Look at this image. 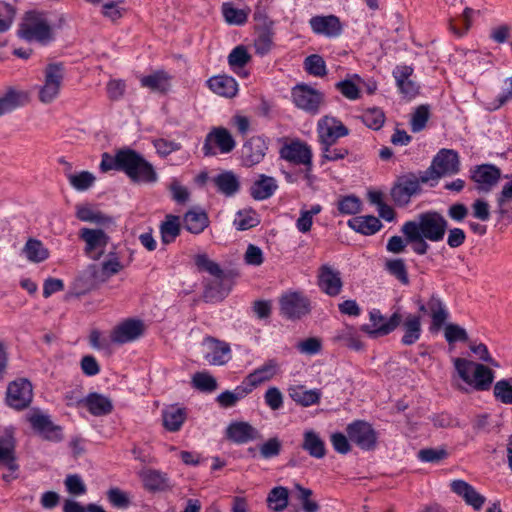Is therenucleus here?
I'll return each instance as SVG.
<instances>
[{
    "label": "nucleus",
    "mask_w": 512,
    "mask_h": 512,
    "mask_svg": "<svg viewBox=\"0 0 512 512\" xmlns=\"http://www.w3.org/2000/svg\"><path fill=\"white\" fill-rule=\"evenodd\" d=\"M447 228L448 221L441 213L427 211L420 213L415 220L405 222L401 232L415 254L425 255L430 248L428 241H442Z\"/></svg>",
    "instance_id": "obj_1"
},
{
    "label": "nucleus",
    "mask_w": 512,
    "mask_h": 512,
    "mask_svg": "<svg viewBox=\"0 0 512 512\" xmlns=\"http://www.w3.org/2000/svg\"><path fill=\"white\" fill-rule=\"evenodd\" d=\"M123 269V265L114 252L108 254V258L100 263H93L78 276L75 281V289L78 294H84L97 289L107 282L113 275Z\"/></svg>",
    "instance_id": "obj_2"
},
{
    "label": "nucleus",
    "mask_w": 512,
    "mask_h": 512,
    "mask_svg": "<svg viewBox=\"0 0 512 512\" xmlns=\"http://www.w3.org/2000/svg\"><path fill=\"white\" fill-rule=\"evenodd\" d=\"M118 170L123 171L134 183L151 184L158 180L153 165L130 148L120 149L116 153Z\"/></svg>",
    "instance_id": "obj_3"
},
{
    "label": "nucleus",
    "mask_w": 512,
    "mask_h": 512,
    "mask_svg": "<svg viewBox=\"0 0 512 512\" xmlns=\"http://www.w3.org/2000/svg\"><path fill=\"white\" fill-rule=\"evenodd\" d=\"M453 363L458 376L474 390L488 391L491 388L495 376L488 366L460 357Z\"/></svg>",
    "instance_id": "obj_4"
},
{
    "label": "nucleus",
    "mask_w": 512,
    "mask_h": 512,
    "mask_svg": "<svg viewBox=\"0 0 512 512\" xmlns=\"http://www.w3.org/2000/svg\"><path fill=\"white\" fill-rule=\"evenodd\" d=\"M18 37L28 42L47 45L54 40V32L43 12L27 11L17 31Z\"/></svg>",
    "instance_id": "obj_5"
},
{
    "label": "nucleus",
    "mask_w": 512,
    "mask_h": 512,
    "mask_svg": "<svg viewBox=\"0 0 512 512\" xmlns=\"http://www.w3.org/2000/svg\"><path fill=\"white\" fill-rule=\"evenodd\" d=\"M65 75L63 63H49L43 70V84L38 87V100L45 105L53 103L60 95Z\"/></svg>",
    "instance_id": "obj_6"
},
{
    "label": "nucleus",
    "mask_w": 512,
    "mask_h": 512,
    "mask_svg": "<svg viewBox=\"0 0 512 512\" xmlns=\"http://www.w3.org/2000/svg\"><path fill=\"white\" fill-rule=\"evenodd\" d=\"M460 170L459 156L451 149H441L434 157L431 166L423 172L422 184L437 180L444 175L457 174Z\"/></svg>",
    "instance_id": "obj_7"
},
{
    "label": "nucleus",
    "mask_w": 512,
    "mask_h": 512,
    "mask_svg": "<svg viewBox=\"0 0 512 512\" xmlns=\"http://www.w3.org/2000/svg\"><path fill=\"white\" fill-rule=\"evenodd\" d=\"M27 420L33 431L42 437V439L50 442H60L63 440V428L56 425L48 414L43 413L40 409H33L27 416Z\"/></svg>",
    "instance_id": "obj_8"
},
{
    "label": "nucleus",
    "mask_w": 512,
    "mask_h": 512,
    "mask_svg": "<svg viewBox=\"0 0 512 512\" xmlns=\"http://www.w3.org/2000/svg\"><path fill=\"white\" fill-rule=\"evenodd\" d=\"M422 177L423 172H420L419 176L414 173H408L398 178L390 193L397 206H406L412 196L421 192L420 184L422 183Z\"/></svg>",
    "instance_id": "obj_9"
},
{
    "label": "nucleus",
    "mask_w": 512,
    "mask_h": 512,
    "mask_svg": "<svg viewBox=\"0 0 512 512\" xmlns=\"http://www.w3.org/2000/svg\"><path fill=\"white\" fill-rule=\"evenodd\" d=\"M214 280L210 281L203 292L202 298L206 303L222 301L231 291L236 274L233 271H221L213 274Z\"/></svg>",
    "instance_id": "obj_10"
},
{
    "label": "nucleus",
    "mask_w": 512,
    "mask_h": 512,
    "mask_svg": "<svg viewBox=\"0 0 512 512\" xmlns=\"http://www.w3.org/2000/svg\"><path fill=\"white\" fill-rule=\"evenodd\" d=\"M294 104L301 110L310 114H317L324 102V95L307 84H298L292 89Z\"/></svg>",
    "instance_id": "obj_11"
},
{
    "label": "nucleus",
    "mask_w": 512,
    "mask_h": 512,
    "mask_svg": "<svg viewBox=\"0 0 512 512\" xmlns=\"http://www.w3.org/2000/svg\"><path fill=\"white\" fill-rule=\"evenodd\" d=\"M33 399L32 384L27 379H18L9 383L6 391V403L16 409L27 408Z\"/></svg>",
    "instance_id": "obj_12"
},
{
    "label": "nucleus",
    "mask_w": 512,
    "mask_h": 512,
    "mask_svg": "<svg viewBox=\"0 0 512 512\" xmlns=\"http://www.w3.org/2000/svg\"><path fill=\"white\" fill-rule=\"evenodd\" d=\"M79 238L85 242V253L93 259L99 260L104 254L110 237L102 229L82 228Z\"/></svg>",
    "instance_id": "obj_13"
},
{
    "label": "nucleus",
    "mask_w": 512,
    "mask_h": 512,
    "mask_svg": "<svg viewBox=\"0 0 512 512\" xmlns=\"http://www.w3.org/2000/svg\"><path fill=\"white\" fill-rule=\"evenodd\" d=\"M346 432L350 441L363 450H373L376 447L377 435L373 427L365 421H355L349 424Z\"/></svg>",
    "instance_id": "obj_14"
},
{
    "label": "nucleus",
    "mask_w": 512,
    "mask_h": 512,
    "mask_svg": "<svg viewBox=\"0 0 512 512\" xmlns=\"http://www.w3.org/2000/svg\"><path fill=\"white\" fill-rule=\"evenodd\" d=\"M213 143L223 154L230 153L236 146V142L231 133L224 127H214L207 134L203 145V152L205 156L216 155V151L212 145Z\"/></svg>",
    "instance_id": "obj_15"
},
{
    "label": "nucleus",
    "mask_w": 512,
    "mask_h": 512,
    "mask_svg": "<svg viewBox=\"0 0 512 512\" xmlns=\"http://www.w3.org/2000/svg\"><path fill=\"white\" fill-rule=\"evenodd\" d=\"M369 316L373 327L363 325L361 330L373 338L391 333L401 324L402 321V316L398 312L393 313L385 323H383L384 317L381 315L379 310L371 311Z\"/></svg>",
    "instance_id": "obj_16"
},
{
    "label": "nucleus",
    "mask_w": 512,
    "mask_h": 512,
    "mask_svg": "<svg viewBox=\"0 0 512 512\" xmlns=\"http://www.w3.org/2000/svg\"><path fill=\"white\" fill-rule=\"evenodd\" d=\"M348 133L349 130L333 117L325 116L318 122V135L322 146H332Z\"/></svg>",
    "instance_id": "obj_17"
},
{
    "label": "nucleus",
    "mask_w": 512,
    "mask_h": 512,
    "mask_svg": "<svg viewBox=\"0 0 512 512\" xmlns=\"http://www.w3.org/2000/svg\"><path fill=\"white\" fill-rule=\"evenodd\" d=\"M470 178L477 186L479 192L488 193L501 177L500 169L491 164H482L471 169Z\"/></svg>",
    "instance_id": "obj_18"
},
{
    "label": "nucleus",
    "mask_w": 512,
    "mask_h": 512,
    "mask_svg": "<svg viewBox=\"0 0 512 512\" xmlns=\"http://www.w3.org/2000/svg\"><path fill=\"white\" fill-rule=\"evenodd\" d=\"M203 346L208 350L204 357L212 366H223L231 359V348L225 341L207 336L203 340Z\"/></svg>",
    "instance_id": "obj_19"
},
{
    "label": "nucleus",
    "mask_w": 512,
    "mask_h": 512,
    "mask_svg": "<svg viewBox=\"0 0 512 512\" xmlns=\"http://www.w3.org/2000/svg\"><path fill=\"white\" fill-rule=\"evenodd\" d=\"M144 333V323L139 319H126L118 324L111 332V341L115 344H125L138 339Z\"/></svg>",
    "instance_id": "obj_20"
},
{
    "label": "nucleus",
    "mask_w": 512,
    "mask_h": 512,
    "mask_svg": "<svg viewBox=\"0 0 512 512\" xmlns=\"http://www.w3.org/2000/svg\"><path fill=\"white\" fill-rule=\"evenodd\" d=\"M268 149L264 138L253 136L247 140L241 149V160L244 166L252 167L260 163L265 157Z\"/></svg>",
    "instance_id": "obj_21"
},
{
    "label": "nucleus",
    "mask_w": 512,
    "mask_h": 512,
    "mask_svg": "<svg viewBox=\"0 0 512 512\" xmlns=\"http://www.w3.org/2000/svg\"><path fill=\"white\" fill-rule=\"evenodd\" d=\"M281 312L289 319H299L309 312V301L299 293L284 295L280 300Z\"/></svg>",
    "instance_id": "obj_22"
},
{
    "label": "nucleus",
    "mask_w": 512,
    "mask_h": 512,
    "mask_svg": "<svg viewBox=\"0 0 512 512\" xmlns=\"http://www.w3.org/2000/svg\"><path fill=\"white\" fill-rule=\"evenodd\" d=\"M281 158L294 163L308 166V170L312 167V152L310 147L300 141H294L284 145L280 150Z\"/></svg>",
    "instance_id": "obj_23"
},
{
    "label": "nucleus",
    "mask_w": 512,
    "mask_h": 512,
    "mask_svg": "<svg viewBox=\"0 0 512 512\" xmlns=\"http://www.w3.org/2000/svg\"><path fill=\"white\" fill-rule=\"evenodd\" d=\"M318 286L329 296L339 295L343 286L340 272L328 264L322 265L318 273Z\"/></svg>",
    "instance_id": "obj_24"
},
{
    "label": "nucleus",
    "mask_w": 512,
    "mask_h": 512,
    "mask_svg": "<svg viewBox=\"0 0 512 512\" xmlns=\"http://www.w3.org/2000/svg\"><path fill=\"white\" fill-rule=\"evenodd\" d=\"M309 23L314 33L326 37H337L342 32L340 19L335 15L314 16Z\"/></svg>",
    "instance_id": "obj_25"
},
{
    "label": "nucleus",
    "mask_w": 512,
    "mask_h": 512,
    "mask_svg": "<svg viewBox=\"0 0 512 512\" xmlns=\"http://www.w3.org/2000/svg\"><path fill=\"white\" fill-rule=\"evenodd\" d=\"M412 74L413 68L407 65L397 66L393 71V76L400 92L408 99L417 96L420 89L418 83L410 79Z\"/></svg>",
    "instance_id": "obj_26"
},
{
    "label": "nucleus",
    "mask_w": 512,
    "mask_h": 512,
    "mask_svg": "<svg viewBox=\"0 0 512 512\" xmlns=\"http://www.w3.org/2000/svg\"><path fill=\"white\" fill-rule=\"evenodd\" d=\"M89 413L93 416H105L113 411L112 400L100 393L91 392L84 397V404Z\"/></svg>",
    "instance_id": "obj_27"
},
{
    "label": "nucleus",
    "mask_w": 512,
    "mask_h": 512,
    "mask_svg": "<svg viewBox=\"0 0 512 512\" xmlns=\"http://www.w3.org/2000/svg\"><path fill=\"white\" fill-rule=\"evenodd\" d=\"M451 489L475 510H480L485 502V497L479 494L473 486L464 480H454L451 483Z\"/></svg>",
    "instance_id": "obj_28"
},
{
    "label": "nucleus",
    "mask_w": 512,
    "mask_h": 512,
    "mask_svg": "<svg viewBox=\"0 0 512 512\" xmlns=\"http://www.w3.org/2000/svg\"><path fill=\"white\" fill-rule=\"evenodd\" d=\"M254 18L256 20L263 19V27L254 42L255 52L258 55L263 56L266 55L271 50L273 44V22L269 20L266 16L258 12L255 13Z\"/></svg>",
    "instance_id": "obj_29"
},
{
    "label": "nucleus",
    "mask_w": 512,
    "mask_h": 512,
    "mask_svg": "<svg viewBox=\"0 0 512 512\" xmlns=\"http://www.w3.org/2000/svg\"><path fill=\"white\" fill-rule=\"evenodd\" d=\"M226 435L232 442L242 444L258 438V431L248 422L231 423L226 429Z\"/></svg>",
    "instance_id": "obj_30"
},
{
    "label": "nucleus",
    "mask_w": 512,
    "mask_h": 512,
    "mask_svg": "<svg viewBox=\"0 0 512 512\" xmlns=\"http://www.w3.org/2000/svg\"><path fill=\"white\" fill-rule=\"evenodd\" d=\"M279 371V364L275 359L266 361L261 367L255 369L245 377V382L258 387L270 381Z\"/></svg>",
    "instance_id": "obj_31"
},
{
    "label": "nucleus",
    "mask_w": 512,
    "mask_h": 512,
    "mask_svg": "<svg viewBox=\"0 0 512 512\" xmlns=\"http://www.w3.org/2000/svg\"><path fill=\"white\" fill-rule=\"evenodd\" d=\"M208 87L216 94L232 98L238 92V84L236 80L227 75L213 76L207 81Z\"/></svg>",
    "instance_id": "obj_32"
},
{
    "label": "nucleus",
    "mask_w": 512,
    "mask_h": 512,
    "mask_svg": "<svg viewBox=\"0 0 512 512\" xmlns=\"http://www.w3.org/2000/svg\"><path fill=\"white\" fill-rule=\"evenodd\" d=\"M401 322L404 330L401 342L407 346L416 343L420 339L422 333L421 316L408 314Z\"/></svg>",
    "instance_id": "obj_33"
},
{
    "label": "nucleus",
    "mask_w": 512,
    "mask_h": 512,
    "mask_svg": "<svg viewBox=\"0 0 512 512\" xmlns=\"http://www.w3.org/2000/svg\"><path fill=\"white\" fill-rule=\"evenodd\" d=\"M75 215L82 222L94 223L100 226H110L114 223L112 217L99 210H94L88 204L77 205Z\"/></svg>",
    "instance_id": "obj_34"
},
{
    "label": "nucleus",
    "mask_w": 512,
    "mask_h": 512,
    "mask_svg": "<svg viewBox=\"0 0 512 512\" xmlns=\"http://www.w3.org/2000/svg\"><path fill=\"white\" fill-rule=\"evenodd\" d=\"M30 101V96L27 91L9 87L0 95V102L4 108L10 113L17 108H20Z\"/></svg>",
    "instance_id": "obj_35"
},
{
    "label": "nucleus",
    "mask_w": 512,
    "mask_h": 512,
    "mask_svg": "<svg viewBox=\"0 0 512 512\" xmlns=\"http://www.w3.org/2000/svg\"><path fill=\"white\" fill-rule=\"evenodd\" d=\"M171 77L163 70L154 72L153 74L143 76L140 79L142 87L148 88L153 92L165 94L170 90Z\"/></svg>",
    "instance_id": "obj_36"
},
{
    "label": "nucleus",
    "mask_w": 512,
    "mask_h": 512,
    "mask_svg": "<svg viewBox=\"0 0 512 512\" xmlns=\"http://www.w3.org/2000/svg\"><path fill=\"white\" fill-rule=\"evenodd\" d=\"M348 226L363 235H373L381 229L382 223L377 217L367 215L351 218Z\"/></svg>",
    "instance_id": "obj_37"
},
{
    "label": "nucleus",
    "mask_w": 512,
    "mask_h": 512,
    "mask_svg": "<svg viewBox=\"0 0 512 512\" xmlns=\"http://www.w3.org/2000/svg\"><path fill=\"white\" fill-rule=\"evenodd\" d=\"M23 254L32 263H42L50 256L49 250L36 238H28L23 249Z\"/></svg>",
    "instance_id": "obj_38"
},
{
    "label": "nucleus",
    "mask_w": 512,
    "mask_h": 512,
    "mask_svg": "<svg viewBox=\"0 0 512 512\" xmlns=\"http://www.w3.org/2000/svg\"><path fill=\"white\" fill-rule=\"evenodd\" d=\"M184 228L193 234H199L209 225V218L205 211L189 210L183 217Z\"/></svg>",
    "instance_id": "obj_39"
},
{
    "label": "nucleus",
    "mask_w": 512,
    "mask_h": 512,
    "mask_svg": "<svg viewBox=\"0 0 512 512\" xmlns=\"http://www.w3.org/2000/svg\"><path fill=\"white\" fill-rule=\"evenodd\" d=\"M161 241L163 244L168 245L175 241L181 232L180 217L168 214L165 220L160 224Z\"/></svg>",
    "instance_id": "obj_40"
},
{
    "label": "nucleus",
    "mask_w": 512,
    "mask_h": 512,
    "mask_svg": "<svg viewBox=\"0 0 512 512\" xmlns=\"http://www.w3.org/2000/svg\"><path fill=\"white\" fill-rule=\"evenodd\" d=\"M302 448L310 456L321 459L326 454L325 443L320 436L313 430L305 431L303 435Z\"/></svg>",
    "instance_id": "obj_41"
},
{
    "label": "nucleus",
    "mask_w": 512,
    "mask_h": 512,
    "mask_svg": "<svg viewBox=\"0 0 512 512\" xmlns=\"http://www.w3.org/2000/svg\"><path fill=\"white\" fill-rule=\"evenodd\" d=\"M163 426L170 432L178 431L186 419L184 408L170 406L163 410Z\"/></svg>",
    "instance_id": "obj_42"
},
{
    "label": "nucleus",
    "mask_w": 512,
    "mask_h": 512,
    "mask_svg": "<svg viewBox=\"0 0 512 512\" xmlns=\"http://www.w3.org/2000/svg\"><path fill=\"white\" fill-rule=\"evenodd\" d=\"M276 189L277 184L274 178L262 174L252 185L250 192L255 200H264L272 196Z\"/></svg>",
    "instance_id": "obj_43"
},
{
    "label": "nucleus",
    "mask_w": 512,
    "mask_h": 512,
    "mask_svg": "<svg viewBox=\"0 0 512 512\" xmlns=\"http://www.w3.org/2000/svg\"><path fill=\"white\" fill-rule=\"evenodd\" d=\"M213 181L218 190L226 196L234 195L240 188L239 180L232 171L220 173L213 179Z\"/></svg>",
    "instance_id": "obj_44"
},
{
    "label": "nucleus",
    "mask_w": 512,
    "mask_h": 512,
    "mask_svg": "<svg viewBox=\"0 0 512 512\" xmlns=\"http://www.w3.org/2000/svg\"><path fill=\"white\" fill-rule=\"evenodd\" d=\"M144 487L150 491L165 490L168 488V477L158 470L147 469L141 473Z\"/></svg>",
    "instance_id": "obj_45"
},
{
    "label": "nucleus",
    "mask_w": 512,
    "mask_h": 512,
    "mask_svg": "<svg viewBox=\"0 0 512 512\" xmlns=\"http://www.w3.org/2000/svg\"><path fill=\"white\" fill-rule=\"evenodd\" d=\"M267 506L275 512H281L287 508L289 504V490L283 486H277L268 493Z\"/></svg>",
    "instance_id": "obj_46"
},
{
    "label": "nucleus",
    "mask_w": 512,
    "mask_h": 512,
    "mask_svg": "<svg viewBox=\"0 0 512 512\" xmlns=\"http://www.w3.org/2000/svg\"><path fill=\"white\" fill-rule=\"evenodd\" d=\"M427 305L431 311V318H432L431 329L439 330L443 326L445 321L447 320L448 312L445 309L442 301L434 295H432L430 297Z\"/></svg>",
    "instance_id": "obj_47"
},
{
    "label": "nucleus",
    "mask_w": 512,
    "mask_h": 512,
    "mask_svg": "<svg viewBox=\"0 0 512 512\" xmlns=\"http://www.w3.org/2000/svg\"><path fill=\"white\" fill-rule=\"evenodd\" d=\"M385 270L395 277L402 285L407 286L410 283L405 261L401 258L389 259L385 262Z\"/></svg>",
    "instance_id": "obj_48"
},
{
    "label": "nucleus",
    "mask_w": 512,
    "mask_h": 512,
    "mask_svg": "<svg viewBox=\"0 0 512 512\" xmlns=\"http://www.w3.org/2000/svg\"><path fill=\"white\" fill-rule=\"evenodd\" d=\"M106 498L110 505L119 510H126L131 506V496L119 487H110L106 491Z\"/></svg>",
    "instance_id": "obj_49"
},
{
    "label": "nucleus",
    "mask_w": 512,
    "mask_h": 512,
    "mask_svg": "<svg viewBox=\"0 0 512 512\" xmlns=\"http://www.w3.org/2000/svg\"><path fill=\"white\" fill-rule=\"evenodd\" d=\"M290 396L297 404L308 407L319 402L321 393L317 389L304 390L303 387H298L292 390Z\"/></svg>",
    "instance_id": "obj_50"
},
{
    "label": "nucleus",
    "mask_w": 512,
    "mask_h": 512,
    "mask_svg": "<svg viewBox=\"0 0 512 512\" xmlns=\"http://www.w3.org/2000/svg\"><path fill=\"white\" fill-rule=\"evenodd\" d=\"M430 106L427 104L419 105L413 112L410 120L411 130L414 133L421 132L425 129L430 118Z\"/></svg>",
    "instance_id": "obj_51"
},
{
    "label": "nucleus",
    "mask_w": 512,
    "mask_h": 512,
    "mask_svg": "<svg viewBox=\"0 0 512 512\" xmlns=\"http://www.w3.org/2000/svg\"><path fill=\"white\" fill-rule=\"evenodd\" d=\"M67 179L70 185L78 191L88 190L96 180L95 176L89 171H82L75 174L68 173Z\"/></svg>",
    "instance_id": "obj_52"
},
{
    "label": "nucleus",
    "mask_w": 512,
    "mask_h": 512,
    "mask_svg": "<svg viewBox=\"0 0 512 512\" xmlns=\"http://www.w3.org/2000/svg\"><path fill=\"white\" fill-rule=\"evenodd\" d=\"M192 384L201 392H212L218 387L216 378L208 372H196L192 376Z\"/></svg>",
    "instance_id": "obj_53"
},
{
    "label": "nucleus",
    "mask_w": 512,
    "mask_h": 512,
    "mask_svg": "<svg viewBox=\"0 0 512 512\" xmlns=\"http://www.w3.org/2000/svg\"><path fill=\"white\" fill-rule=\"evenodd\" d=\"M222 13L225 21L233 25H243L248 18V13L245 10L236 9L231 3H224L222 5Z\"/></svg>",
    "instance_id": "obj_54"
},
{
    "label": "nucleus",
    "mask_w": 512,
    "mask_h": 512,
    "mask_svg": "<svg viewBox=\"0 0 512 512\" xmlns=\"http://www.w3.org/2000/svg\"><path fill=\"white\" fill-rule=\"evenodd\" d=\"M260 223L257 214L252 211H239L234 219V225L238 230L244 231L256 227Z\"/></svg>",
    "instance_id": "obj_55"
},
{
    "label": "nucleus",
    "mask_w": 512,
    "mask_h": 512,
    "mask_svg": "<svg viewBox=\"0 0 512 512\" xmlns=\"http://www.w3.org/2000/svg\"><path fill=\"white\" fill-rule=\"evenodd\" d=\"M304 65L306 71L313 76L323 77L327 73L325 61L318 54L306 57Z\"/></svg>",
    "instance_id": "obj_56"
},
{
    "label": "nucleus",
    "mask_w": 512,
    "mask_h": 512,
    "mask_svg": "<svg viewBox=\"0 0 512 512\" xmlns=\"http://www.w3.org/2000/svg\"><path fill=\"white\" fill-rule=\"evenodd\" d=\"M444 337L449 344L457 341L467 342L469 337L467 331L458 324L448 323L444 328Z\"/></svg>",
    "instance_id": "obj_57"
},
{
    "label": "nucleus",
    "mask_w": 512,
    "mask_h": 512,
    "mask_svg": "<svg viewBox=\"0 0 512 512\" xmlns=\"http://www.w3.org/2000/svg\"><path fill=\"white\" fill-rule=\"evenodd\" d=\"M251 59L250 54L243 45L235 47L228 56V63L232 68H242Z\"/></svg>",
    "instance_id": "obj_58"
},
{
    "label": "nucleus",
    "mask_w": 512,
    "mask_h": 512,
    "mask_svg": "<svg viewBox=\"0 0 512 512\" xmlns=\"http://www.w3.org/2000/svg\"><path fill=\"white\" fill-rule=\"evenodd\" d=\"M296 490L299 492L298 499L302 504V508L304 512H318L319 504L311 500V496L313 494L312 490L309 488H305L300 484H295Z\"/></svg>",
    "instance_id": "obj_59"
},
{
    "label": "nucleus",
    "mask_w": 512,
    "mask_h": 512,
    "mask_svg": "<svg viewBox=\"0 0 512 512\" xmlns=\"http://www.w3.org/2000/svg\"><path fill=\"white\" fill-rule=\"evenodd\" d=\"M362 118L365 125L374 130H379L385 122V114L378 108L368 109Z\"/></svg>",
    "instance_id": "obj_60"
},
{
    "label": "nucleus",
    "mask_w": 512,
    "mask_h": 512,
    "mask_svg": "<svg viewBox=\"0 0 512 512\" xmlns=\"http://www.w3.org/2000/svg\"><path fill=\"white\" fill-rule=\"evenodd\" d=\"M338 210L342 214L354 215L361 210V201L355 195H348L338 202Z\"/></svg>",
    "instance_id": "obj_61"
},
{
    "label": "nucleus",
    "mask_w": 512,
    "mask_h": 512,
    "mask_svg": "<svg viewBox=\"0 0 512 512\" xmlns=\"http://www.w3.org/2000/svg\"><path fill=\"white\" fill-rule=\"evenodd\" d=\"M494 396L504 404H512V384L508 380H500L494 385Z\"/></svg>",
    "instance_id": "obj_62"
},
{
    "label": "nucleus",
    "mask_w": 512,
    "mask_h": 512,
    "mask_svg": "<svg viewBox=\"0 0 512 512\" xmlns=\"http://www.w3.org/2000/svg\"><path fill=\"white\" fill-rule=\"evenodd\" d=\"M282 443L277 437L268 439L259 447L260 455L264 459L276 457L280 454Z\"/></svg>",
    "instance_id": "obj_63"
},
{
    "label": "nucleus",
    "mask_w": 512,
    "mask_h": 512,
    "mask_svg": "<svg viewBox=\"0 0 512 512\" xmlns=\"http://www.w3.org/2000/svg\"><path fill=\"white\" fill-rule=\"evenodd\" d=\"M336 89L349 100H356L360 97V90L351 80L345 79L335 85Z\"/></svg>",
    "instance_id": "obj_64"
}]
</instances>
